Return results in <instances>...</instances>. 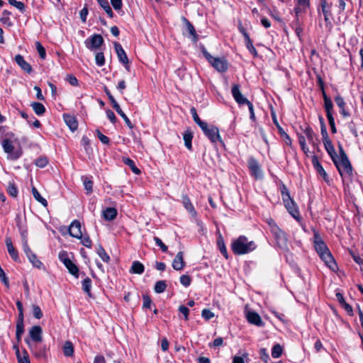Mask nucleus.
Masks as SVG:
<instances>
[{
  "label": "nucleus",
  "instance_id": "nucleus-1",
  "mask_svg": "<svg viewBox=\"0 0 363 363\" xmlns=\"http://www.w3.org/2000/svg\"><path fill=\"white\" fill-rule=\"evenodd\" d=\"M256 248L253 241H248L245 236H240L232 243V250L235 255L247 254Z\"/></svg>",
  "mask_w": 363,
  "mask_h": 363
},
{
  "label": "nucleus",
  "instance_id": "nucleus-2",
  "mask_svg": "<svg viewBox=\"0 0 363 363\" xmlns=\"http://www.w3.org/2000/svg\"><path fill=\"white\" fill-rule=\"evenodd\" d=\"M14 140V134L9 132L5 134L1 144L4 152L9 155V157L12 160H17L21 156V152L15 149L13 145Z\"/></svg>",
  "mask_w": 363,
  "mask_h": 363
},
{
  "label": "nucleus",
  "instance_id": "nucleus-3",
  "mask_svg": "<svg viewBox=\"0 0 363 363\" xmlns=\"http://www.w3.org/2000/svg\"><path fill=\"white\" fill-rule=\"evenodd\" d=\"M267 223L269 227L270 231L277 241V245L280 247H286L288 239L286 233L277 225L273 219H267Z\"/></svg>",
  "mask_w": 363,
  "mask_h": 363
},
{
  "label": "nucleus",
  "instance_id": "nucleus-4",
  "mask_svg": "<svg viewBox=\"0 0 363 363\" xmlns=\"http://www.w3.org/2000/svg\"><path fill=\"white\" fill-rule=\"evenodd\" d=\"M333 162L342 177L352 175V167L347 157L337 156Z\"/></svg>",
  "mask_w": 363,
  "mask_h": 363
},
{
  "label": "nucleus",
  "instance_id": "nucleus-5",
  "mask_svg": "<svg viewBox=\"0 0 363 363\" xmlns=\"http://www.w3.org/2000/svg\"><path fill=\"white\" fill-rule=\"evenodd\" d=\"M203 54L213 67L220 72H225L228 67L227 60L222 57H213L205 49L203 50Z\"/></svg>",
  "mask_w": 363,
  "mask_h": 363
},
{
  "label": "nucleus",
  "instance_id": "nucleus-6",
  "mask_svg": "<svg viewBox=\"0 0 363 363\" xmlns=\"http://www.w3.org/2000/svg\"><path fill=\"white\" fill-rule=\"evenodd\" d=\"M201 129L212 143H216L217 142L223 143L219 134V130L217 127L214 125H208V123H206L204 126L201 127Z\"/></svg>",
  "mask_w": 363,
  "mask_h": 363
},
{
  "label": "nucleus",
  "instance_id": "nucleus-7",
  "mask_svg": "<svg viewBox=\"0 0 363 363\" xmlns=\"http://www.w3.org/2000/svg\"><path fill=\"white\" fill-rule=\"evenodd\" d=\"M59 259L65 264L69 272L76 278L79 277V268L74 264L67 257V254L65 251H62L58 255Z\"/></svg>",
  "mask_w": 363,
  "mask_h": 363
},
{
  "label": "nucleus",
  "instance_id": "nucleus-8",
  "mask_svg": "<svg viewBox=\"0 0 363 363\" xmlns=\"http://www.w3.org/2000/svg\"><path fill=\"white\" fill-rule=\"evenodd\" d=\"M284 206L286 208L288 212L297 220L300 219L299 211L294 203L291 199L289 194H282Z\"/></svg>",
  "mask_w": 363,
  "mask_h": 363
},
{
  "label": "nucleus",
  "instance_id": "nucleus-9",
  "mask_svg": "<svg viewBox=\"0 0 363 363\" xmlns=\"http://www.w3.org/2000/svg\"><path fill=\"white\" fill-rule=\"evenodd\" d=\"M104 43V38L99 34H94L84 41L87 49L90 50L99 49Z\"/></svg>",
  "mask_w": 363,
  "mask_h": 363
},
{
  "label": "nucleus",
  "instance_id": "nucleus-10",
  "mask_svg": "<svg viewBox=\"0 0 363 363\" xmlns=\"http://www.w3.org/2000/svg\"><path fill=\"white\" fill-rule=\"evenodd\" d=\"M313 244L314 247L318 255H320L329 250L325 242L323 240L320 235L315 230H313Z\"/></svg>",
  "mask_w": 363,
  "mask_h": 363
},
{
  "label": "nucleus",
  "instance_id": "nucleus-11",
  "mask_svg": "<svg viewBox=\"0 0 363 363\" xmlns=\"http://www.w3.org/2000/svg\"><path fill=\"white\" fill-rule=\"evenodd\" d=\"M246 318L250 324L255 325L256 326L262 327L264 325L260 315L255 311H247L246 312Z\"/></svg>",
  "mask_w": 363,
  "mask_h": 363
},
{
  "label": "nucleus",
  "instance_id": "nucleus-12",
  "mask_svg": "<svg viewBox=\"0 0 363 363\" xmlns=\"http://www.w3.org/2000/svg\"><path fill=\"white\" fill-rule=\"evenodd\" d=\"M319 256L332 271L335 272L337 269V264L334 260L330 250L319 255Z\"/></svg>",
  "mask_w": 363,
  "mask_h": 363
},
{
  "label": "nucleus",
  "instance_id": "nucleus-13",
  "mask_svg": "<svg viewBox=\"0 0 363 363\" xmlns=\"http://www.w3.org/2000/svg\"><path fill=\"white\" fill-rule=\"evenodd\" d=\"M232 94L235 101L239 105L246 104L250 101L247 100L241 93L240 90V86L238 84H233L232 86Z\"/></svg>",
  "mask_w": 363,
  "mask_h": 363
},
{
  "label": "nucleus",
  "instance_id": "nucleus-14",
  "mask_svg": "<svg viewBox=\"0 0 363 363\" xmlns=\"http://www.w3.org/2000/svg\"><path fill=\"white\" fill-rule=\"evenodd\" d=\"M43 330L39 325L33 326L29 330V335L32 341L36 343L41 342L43 340Z\"/></svg>",
  "mask_w": 363,
  "mask_h": 363
},
{
  "label": "nucleus",
  "instance_id": "nucleus-15",
  "mask_svg": "<svg viewBox=\"0 0 363 363\" xmlns=\"http://www.w3.org/2000/svg\"><path fill=\"white\" fill-rule=\"evenodd\" d=\"M248 166L253 177L256 179H261L262 177V170L256 160L250 159L248 162Z\"/></svg>",
  "mask_w": 363,
  "mask_h": 363
},
{
  "label": "nucleus",
  "instance_id": "nucleus-16",
  "mask_svg": "<svg viewBox=\"0 0 363 363\" xmlns=\"http://www.w3.org/2000/svg\"><path fill=\"white\" fill-rule=\"evenodd\" d=\"M5 243H6V246L7 248V251H8L9 255L11 256V257L13 259V261L19 262L20 259H19L18 253L13 245L11 238L10 237H6Z\"/></svg>",
  "mask_w": 363,
  "mask_h": 363
},
{
  "label": "nucleus",
  "instance_id": "nucleus-17",
  "mask_svg": "<svg viewBox=\"0 0 363 363\" xmlns=\"http://www.w3.org/2000/svg\"><path fill=\"white\" fill-rule=\"evenodd\" d=\"M114 48L119 61L125 65V67L128 69V58L123 47L120 43L116 42L114 43Z\"/></svg>",
  "mask_w": 363,
  "mask_h": 363
},
{
  "label": "nucleus",
  "instance_id": "nucleus-18",
  "mask_svg": "<svg viewBox=\"0 0 363 363\" xmlns=\"http://www.w3.org/2000/svg\"><path fill=\"white\" fill-rule=\"evenodd\" d=\"M81 228V223L78 220H74L69 229V235L76 238H82V233Z\"/></svg>",
  "mask_w": 363,
  "mask_h": 363
},
{
  "label": "nucleus",
  "instance_id": "nucleus-19",
  "mask_svg": "<svg viewBox=\"0 0 363 363\" xmlns=\"http://www.w3.org/2000/svg\"><path fill=\"white\" fill-rule=\"evenodd\" d=\"M15 62L16 64L26 72L30 74L32 72L30 65L27 62L21 55H16L15 56Z\"/></svg>",
  "mask_w": 363,
  "mask_h": 363
},
{
  "label": "nucleus",
  "instance_id": "nucleus-20",
  "mask_svg": "<svg viewBox=\"0 0 363 363\" xmlns=\"http://www.w3.org/2000/svg\"><path fill=\"white\" fill-rule=\"evenodd\" d=\"M312 164L315 169V170L318 172V173L323 178L325 181H328V174L325 171L323 166L320 164V163L318 161V158L317 156L313 155L312 157Z\"/></svg>",
  "mask_w": 363,
  "mask_h": 363
},
{
  "label": "nucleus",
  "instance_id": "nucleus-21",
  "mask_svg": "<svg viewBox=\"0 0 363 363\" xmlns=\"http://www.w3.org/2000/svg\"><path fill=\"white\" fill-rule=\"evenodd\" d=\"M185 266V262L183 257V252H179L175 258L172 261V267L177 271L182 270Z\"/></svg>",
  "mask_w": 363,
  "mask_h": 363
},
{
  "label": "nucleus",
  "instance_id": "nucleus-22",
  "mask_svg": "<svg viewBox=\"0 0 363 363\" xmlns=\"http://www.w3.org/2000/svg\"><path fill=\"white\" fill-rule=\"evenodd\" d=\"M296 3V6L294 8V11L296 15L299 13L306 11L308 8L310 6V0H294Z\"/></svg>",
  "mask_w": 363,
  "mask_h": 363
},
{
  "label": "nucleus",
  "instance_id": "nucleus-23",
  "mask_svg": "<svg viewBox=\"0 0 363 363\" xmlns=\"http://www.w3.org/2000/svg\"><path fill=\"white\" fill-rule=\"evenodd\" d=\"M182 203L186 210L191 215V216L195 218L197 215V213L188 196H182Z\"/></svg>",
  "mask_w": 363,
  "mask_h": 363
},
{
  "label": "nucleus",
  "instance_id": "nucleus-24",
  "mask_svg": "<svg viewBox=\"0 0 363 363\" xmlns=\"http://www.w3.org/2000/svg\"><path fill=\"white\" fill-rule=\"evenodd\" d=\"M335 101L337 106L340 109V113L342 115L344 118H347L350 116V113L345 110V102L344 99L339 94H337L335 97Z\"/></svg>",
  "mask_w": 363,
  "mask_h": 363
},
{
  "label": "nucleus",
  "instance_id": "nucleus-25",
  "mask_svg": "<svg viewBox=\"0 0 363 363\" xmlns=\"http://www.w3.org/2000/svg\"><path fill=\"white\" fill-rule=\"evenodd\" d=\"M323 144L325 148V150L330 155L332 161L335 160V159L337 157V155L335 152V147L331 142L330 140L323 141Z\"/></svg>",
  "mask_w": 363,
  "mask_h": 363
},
{
  "label": "nucleus",
  "instance_id": "nucleus-26",
  "mask_svg": "<svg viewBox=\"0 0 363 363\" xmlns=\"http://www.w3.org/2000/svg\"><path fill=\"white\" fill-rule=\"evenodd\" d=\"M183 21L184 22L186 30L189 34L192 37V40L194 42H196L198 40V35L195 30L194 26L188 21L186 18H183Z\"/></svg>",
  "mask_w": 363,
  "mask_h": 363
},
{
  "label": "nucleus",
  "instance_id": "nucleus-27",
  "mask_svg": "<svg viewBox=\"0 0 363 363\" xmlns=\"http://www.w3.org/2000/svg\"><path fill=\"white\" fill-rule=\"evenodd\" d=\"M117 216V210L115 208L108 207L103 211V217L106 220H112Z\"/></svg>",
  "mask_w": 363,
  "mask_h": 363
},
{
  "label": "nucleus",
  "instance_id": "nucleus-28",
  "mask_svg": "<svg viewBox=\"0 0 363 363\" xmlns=\"http://www.w3.org/2000/svg\"><path fill=\"white\" fill-rule=\"evenodd\" d=\"M64 120L72 131L77 130L78 124L75 117L70 115H64Z\"/></svg>",
  "mask_w": 363,
  "mask_h": 363
},
{
  "label": "nucleus",
  "instance_id": "nucleus-29",
  "mask_svg": "<svg viewBox=\"0 0 363 363\" xmlns=\"http://www.w3.org/2000/svg\"><path fill=\"white\" fill-rule=\"evenodd\" d=\"M240 31L242 32V33L243 34V36L245 38L247 48L249 50V51L251 53H252L253 55H257V50L255 48V47L253 46L252 43V41H251V40L250 38L249 35L247 33V32L243 28L241 29Z\"/></svg>",
  "mask_w": 363,
  "mask_h": 363
},
{
  "label": "nucleus",
  "instance_id": "nucleus-30",
  "mask_svg": "<svg viewBox=\"0 0 363 363\" xmlns=\"http://www.w3.org/2000/svg\"><path fill=\"white\" fill-rule=\"evenodd\" d=\"M62 351L65 356L72 357L74 354V345L72 342L69 340L65 341L62 346Z\"/></svg>",
  "mask_w": 363,
  "mask_h": 363
},
{
  "label": "nucleus",
  "instance_id": "nucleus-31",
  "mask_svg": "<svg viewBox=\"0 0 363 363\" xmlns=\"http://www.w3.org/2000/svg\"><path fill=\"white\" fill-rule=\"evenodd\" d=\"M99 4L104 9L105 12L110 18L113 17V11L109 5V2L108 0H96Z\"/></svg>",
  "mask_w": 363,
  "mask_h": 363
},
{
  "label": "nucleus",
  "instance_id": "nucleus-32",
  "mask_svg": "<svg viewBox=\"0 0 363 363\" xmlns=\"http://www.w3.org/2000/svg\"><path fill=\"white\" fill-rule=\"evenodd\" d=\"M321 9L324 15V18L325 21H329L330 16V5L328 4L326 0H321L320 3Z\"/></svg>",
  "mask_w": 363,
  "mask_h": 363
},
{
  "label": "nucleus",
  "instance_id": "nucleus-33",
  "mask_svg": "<svg viewBox=\"0 0 363 363\" xmlns=\"http://www.w3.org/2000/svg\"><path fill=\"white\" fill-rule=\"evenodd\" d=\"M144 270H145V267L142 263H140L138 261H135L133 262V264H132V267L130 269V272H132L133 274H141L143 273Z\"/></svg>",
  "mask_w": 363,
  "mask_h": 363
},
{
  "label": "nucleus",
  "instance_id": "nucleus-34",
  "mask_svg": "<svg viewBox=\"0 0 363 363\" xmlns=\"http://www.w3.org/2000/svg\"><path fill=\"white\" fill-rule=\"evenodd\" d=\"M183 138L184 140V145H185L186 147L188 150H191L192 148V145H191V140L193 138L192 133L189 130H186L183 135Z\"/></svg>",
  "mask_w": 363,
  "mask_h": 363
},
{
  "label": "nucleus",
  "instance_id": "nucleus-35",
  "mask_svg": "<svg viewBox=\"0 0 363 363\" xmlns=\"http://www.w3.org/2000/svg\"><path fill=\"white\" fill-rule=\"evenodd\" d=\"M32 194L35 199L40 203L44 207L48 206V201L45 199L41 196L40 194L38 192L35 187L32 188Z\"/></svg>",
  "mask_w": 363,
  "mask_h": 363
},
{
  "label": "nucleus",
  "instance_id": "nucleus-36",
  "mask_svg": "<svg viewBox=\"0 0 363 363\" xmlns=\"http://www.w3.org/2000/svg\"><path fill=\"white\" fill-rule=\"evenodd\" d=\"M123 162L130 168L133 173L136 174H140V170L135 166L133 160L128 157H123Z\"/></svg>",
  "mask_w": 363,
  "mask_h": 363
},
{
  "label": "nucleus",
  "instance_id": "nucleus-37",
  "mask_svg": "<svg viewBox=\"0 0 363 363\" xmlns=\"http://www.w3.org/2000/svg\"><path fill=\"white\" fill-rule=\"evenodd\" d=\"M31 107L35 113L38 116H41L45 112V108L41 103L33 102L31 104Z\"/></svg>",
  "mask_w": 363,
  "mask_h": 363
},
{
  "label": "nucleus",
  "instance_id": "nucleus-38",
  "mask_svg": "<svg viewBox=\"0 0 363 363\" xmlns=\"http://www.w3.org/2000/svg\"><path fill=\"white\" fill-rule=\"evenodd\" d=\"M82 284L83 291L86 293L89 296H91V280L89 277H86L82 281Z\"/></svg>",
  "mask_w": 363,
  "mask_h": 363
},
{
  "label": "nucleus",
  "instance_id": "nucleus-39",
  "mask_svg": "<svg viewBox=\"0 0 363 363\" xmlns=\"http://www.w3.org/2000/svg\"><path fill=\"white\" fill-rule=\"evenodd\" d=\"M324 107L327 117L333 116V104L329 97H325V101H324Z\"/></svg>",
  "mask_w": 363,
  "mask_h": 363
},
{
  "label": "nucleus",
  "instance_id": "nucleus-40",
  "mask_svg": "<svg viewBox=\"0 0 363 363\" xmlns=\"http://www.w3.org/2000/svg\"><path fill=\"white\" fill-rule=\"evenodd\" d=\"M116 111L123 118L124 120L125 124L130 128H133V125L131 123L130 119L128 118V116L124 113V112L121 108L120 106H117L116 108H114Z\"/></svg>",
  "mask_w": 363,
  "mask_h": 363
},
{
  "label": "nucleus",
  "instance_id": "nucleus-41",
  "mask_svg": "<svg viewBox=\"0 0 363 363\" xmlns=\"http://www.w3.org/2000/svg\"><path fill=\"white\" fill-rule=\"evenodd\" d=\"M96 252L104 262L108 263L110 261L109 255L106 252L102 246L99 245L96 249Z\"/></svg>",
  "mask_w": 363,
  "mask_h": 363
},
{
  "label": "nucleus",
  "instance_id": "nucleus-42",
  "mask_svg": "<svg viewBox=\"0 0 363 363\" xmlns=\"http://www.w3.org/2000/svg\"><path fill=\"white\" fill-rule=\"evenodd\" d=\"M82 179L86 194H91L93 191V182L86 177H83Z\"/></svg>",
  "mask_w": 363,
  "mask_h": 363
},
{
  "label": "nucleus",
  "instance_id": "nucleus-43",
  "mask_svg": "<svg viewBox=\"0 0 363 363\" xmlns=\"http://www.w3.org/2000/svg\"><path fill=\"white\" fill-rule=\"evenodd\" d=\"M191 113L192 115L193 119L194 122L201 128L202 126L205 125L206 122L202 121L200 118L199 117L196 110L194 107H192L190 109Z\"/></svg>",
  "mask_w": 363,
  "mask_h": 363
},
{
  "label": "nucleus",
  "instance_id": "nucleus-44",
  "mask_svg": "<svg viewBox=\"0 0 363 363\" xmlns=\"http://www.w3.org/2000/svg\"><path fill=\"white\" fill-rule=\"evenodd\" d=\"M304 133L308 138V141L311 144H315V135L314 132L313 131L312 128L310 127H308L304 130Z\"/></svg>",
  "mask_w": 363,
  "mask_h": 363
},
{
  "label": "nucleus",
  "instance_id": "nucleus-45",
  "mask_svg": "<svg viewBox=\"0 0 363 363\" xmlns=\"http://www.w3.org/2000/svg\"><path fill=\"white\" fill-rule=\"evenodd\" d=\"M167 288V284L164 281H158L156 282L155 285V291L156 293L160 294L165 291Z\"/></svg>",
  "mask_w": 363,
  "mask_h": 363
},
{
  "label": "nucleus",
  "instance_id": "nucleus-46",
  "mask_svg": "<svg viewBox=\"0 0 363 363\" xmlns=\"http://www.w3.org/2000/svg\"><path fill=\"white\" fill-rule=\"evenodd\" d=\"M16 357L18 363H30L28 354L26 350H23L22 354Z\"/></svg>",
  "mask_w": 363,
  "mask_h": 363
},
{
  "label": "nucleus",
  "instance_id": "nucleus-47",
  "mask_svg": "<svg viewBox=\"0 0 363 363\" xmlns=\"http://www.w3.org/2000/svg\"><path fill=\"white\" fill-rule=\"evenodd\" d=\"M283 350L280 345L277 344L274 345L272 350V356L274 358H279L282 354Z\"/></svg>",
  "mask_w": 363,
  "mask_h": 363
},
{
  "label": "nucleus",
  "instance_id": "nucleus-48",
  "mask_svg": "<svg viewBox=\"0 0 363 363\" xmlns=\"http://www.w3.org/2000/svg\"><path fill=\"white\" fill-rule=\"evenodd\" d=\"M9 3L16 7L21 12H24L26 10L25 4L22 1H18L16 0H8Z\"/></svg>",
  "mask_w": 363,
  "mask_h": 363
},
{
  "label": "nucleus",
  "instance_id": "nucleus-49",
  "mask_svg": "<svg viewBox=\"0 0 363 363\" xmlns=\"http://www.w3.org/2000/svg\"><path fill=\"white\" fill-rule=\"evenodd\" d=\"M28 259L34 267L40 269L43 267V263L38 259L35 254Z\"/></svg>",
  "mask_w": 363,
  "mask_h": 363
},
{
  "label": "nucleus",
  "instance_id": "nucleus-50",
  "mask_svg": "<svg viewBox=\"0 0 363 363\" xmlns=\"http://www.w3.org/2000/svg\"><path fill=\"white\" fill-rule=\"evenodd\" d=\"M95 61L98 66L102 67L105 64V57L104 53L101 52H97L95 55Z\"/></svg>",
  "mask_w": 363,
  "mask_h": 363
},
{
  "label": "nucleus",
  "instance_id": "nucleus-51",
  "mask_svg": "<svg viewBox=\"0 0 363 363\" xmlns=\"http://www.w3.org/2000/svg\"><path fill=\"white\" fill-rule=\"evenodd\" d=\"M35 47L38 50V52L41 59L44 60L46 57V52L44 47L41 45V43L38 41L35 42Z\"/></svg>",
  "mask_w": 363,
  "mask_h": 363
},
{
  "label": "nucleus",
  "instance_id": "nucleus-52",
  "mask_svg": "<svg viewBox=\"0 0 363 363\" xmlns=\"http://www.w3.org/2000/svg\"><path fill=\"white\" fill-rule=\"evenodd\" d=\"M26 342L28 345L31 353L33 356L37 354V350L39 349L40 347L38 346V343L36 342H31L30 340H26Z\"/></svg>",
  "mask_w": 363,
  "mask_h": 363
},
{
  "label": "nucleus",
  "instance_id": "nucleus-53",
  "mask_svg": "<svg viewBox=\"0 0 363 363\" xmlns=\"http://www.w3.org/2000/svg\"><path fill=\"white\" fill-rule=\"evenodd\" d=\"M320 123H321V134L323 135V141L330 140V138L328 137L327 129L325 125L323 118L320 117Z\"/></svg>",
  "mask_w": 363,
  "mask_h": 363
},
{
  "label": "nucleus",
  "instance_id": "nucleus-54",
  "mask_svg": "<svg viewBox=\"0 0 363 363\" xmlns=\"http://www.w3.org/2000/svg\"><path fill=\"white\" fill-rule=\"evenodd\" d=\"M7 192L10 196H11L13 197L17 196L18 189H17L16 186L14 185V184H13V183L9 184V186L7 188Z\"/></svg>",
  "mask_w": 363,
  "mask_h": 363
},
{
  "label": "nucleus",
  "instance_id": "nucleus-55",
  "mask_svg": "<svg viewBox=\"0 0 363 363\" xmlns=\"http://www.w3.org/2000/svg\"><path fill=\"white\" fill-rule=\"evenodd\" d=\"M33 314L37 319H40L43 317V312L40 308L37 305H33Z\"/></svg>",
  "mask_w": 363,
  "mask_h": 363
},
{
  "label": "nucleus",
  "instance_id": "nucleus-56",
  "mask_svg": "<svg viewBox=\"0 0 363 363\" xmlns=\"http://www.w3.org/2000/svg\"><path fill=\"white\" fill-rule=\"evenodd\" d=\"M48 162V159L45 157H42L37 159L35 162V164L37 167L43 168L47 165Z\"/></svg>",
  "mask_w": 363,
  "mask_h": 363
},
{
  "label": "nucleus",
  "instance_id": "nucleus-57",
  "mask_svg": "<svg viewBox=\"0 0 363 363\" xmlns=\"http://www.w3.org/2000/svg\"><path fill=\"white\" fill-rule=\"evenodd\" d=\"M201 315L204 319L208 320L214 317V313L209 309L204 308L201 312Z\"/></svg>",
  "mask_w": 363,
  "mask_h": 363
},
{
  "label": "nucleus",
  "instance_id": "nucleus-58",
  "mask_svg": "<svg viewBox=\"0 0 363 363\" xmlns=\"http://www.w3.org/2000/svg\"><path fill=\"white\" fill-rule=\"evenodd\" d=\"M104 91H105V93L106 94V95L108 96V99H109V100H110V101H111V103L112 104L113 108H114L117 106H119L118 102L116 101L114 97L111 94L110 91L107 88H105Z\"/></svg>",
  "mask_w": 363,
  "mask_h": 363
},
{
  "label": "nucleus",
  "instance_id": "nucleus-59",
  "mask_svg": "<svg viewBox=\"0 0 363 363\" xmlns=\"http://www.w3.org/2000/svg\"><path fill=\"white\" fill-rule=\"evenodd\" d=\"M154 240L157 246H159L162 251L166 252L167 251V246L164 245L162 241L157 237H154Z\"/></svg>",
  "mask_w": 363,
  "mask_h": 363
},
{
  "label": "nucleus",
  "instance_id": "nucleus-60",
  "mask_svg": "<svg viewBox=\"0 0 363 363\" xmlns=\"http://www.w3.org/2000/svg\"><path fill=\"white\" fill-rule=\"evenodd\" d=\"M37 354H35V357L39 359H45L46 358V349L45 347H39L37 350Z\"/></svg>",
  "mask_w": 363,
  "mask_h": 363
},
{
  "label": "nucleus",
  "instance_id": "nucleus-61",
  "mask_svg": "<svg viewBox=\"0 0 363 363\" xmlns=\"http://www.w3.org/2000/svg\"><path fill=\"white\" fill-rule=\"evenodd\" d=\"M180 282L182 285H184V286H189L191 284V278L188 275H182L180 277Z\"/></svg>",
  "mask_w": 363,
  "mask_h": 363
},
{
  "label": "nucleus",
  "instance_id": "nucleus-62",
  "mask_svg": "<svg viewBox=\"0 0 363 363\" xmlns=\"http://www.w3.org/2000/svg\"><path fill=\"white\" fill-rule=\"evenodd\" d=\"M96 134L98 136V138L100 140V141L108 145L110 142L109 138L102 134L99 130H96Z\"/></svg>",
  "mask_w": 363,
  "mask_h": 363
},
{
  "label": "nucleus",
  "instance_id": "nucleus-63",
  "mask_svg": "<svg viewBox=\"0 0 363 363\" xmlns=\"http://www.w3.org/2000/svg\"><path fill=\"white\" fill-rule=\"evenodd\" d=\"M218 245L219 246V248H220V252L223 255V256L228 259V252H227V249L224 245V242L223 241H218Z\"/></svg>",
  "mask_w": 363,
  "mask_h": 363
},
{
  "label": "nucleus",
  "instance_id": "nucleus-64",
  "mask_svg": "<svg viewBox=\"0 0 363 363\" xmlns=\"http://www.w3.org/2000/svg\"><path fill=\"white\" fill-rule=\"evenodd\" d=\"M23 245V250L25 254L26 255L28 258H30L31 256H33L35 253L32 252L30 248L28 246V243H24Z\"/></svg>",
  "mask_w": 363,
  "mask_h": 363
}]
</instances>
